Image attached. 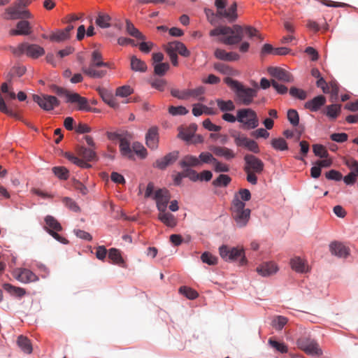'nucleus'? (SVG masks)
<instances>
[{
    "instance_id": "obj_14",
    "label": "nucleus",
    "mask_w": 358,
    "mask_h": 358,
    "mask_svg": "<svg viewBox=\"0 0 358 358\" xmlns=\"http://www.w3.org/2000/svg\"><path fill=\"white\" fill-rule=\"evenodd\" d=\"M179 157L178 151H173L166 154L163 157L157 159L153 164L154 167L160 170H164L170 165H172Z\"/></svg>"
},
{
    "instance_id": "obj_36",
    "label": "nucleus",
    "mask_w": 358,
    "mask_h": 358,
    "mask_svg": "<svg viewBox=\"0 0 358 358\" xmlns=\"http://www.w3.org/2000/svg\"><path fill=\"white\" fill-rule=\"evenodd\" d=\"M111 17L106 13H99L96 19V24L102 29L108 28L111 26Z\"/></svg>"
},
{
    "instance_id": "obj_1",
    "label": "nucleus",
    "mask_w": 358,
    "mask_h": 358,
    "mask_svg": "<svg viewBox=\"0 0 358 358\" xmlns=\"http://www.w3.org/2000/svg\"><path fill=\"white\" fill-rule=\"evenodd\" d=\"M209 34L210 36L223 35L224 37L220 39V41L229 45L239 43L243 40L244 35L248 36L250 38L257 37L262 40L261 34L255 27L250 26L243 27L238 24H235L231 27L227 26L217 27L212 29Z\"/></svg>"
},
{
    "instance_id": "obj_46",
    "label": "nucleus",
    "mask_w": 358,
    "mask_h": 358,
    "mask_svg": "<svg viewBox=\"0 0 358 358\" xmlns=\"http://www.w3.org/2000/svg\"><path fill=\"white\" fill-rule=\"evenodd\" d=\"M326 110H327V111H326L327 115L329 117L334 120L338 117V115L341 113V105H338V104L329 105V106H327Z\"/></svg>"
},
{
    "instance_id": "obj_31",
    "label": "nucleus",
    "mask_w": 358,
    "mask_h": 358,
    "mask_svg": "<svg viewBox=\"0 0 358 358\" xmlns=\"http://www.w3.org/2000/svg\"><path fill=\"white\" fill-rule=\"evenodd\" d=\"M17 344L21 350L26 354H31L33 348L31 341L26 336L20 335L17 337Z\"/></svg>"
},
{
    "instance_id": "obj_23",
    "label": "nucleus",
    "mask_w": 358,
    "mask_h": 358,
    "mask_svg": "<svg viewBox=\"0 0 358 358\" xmlns=\"http://www.w3.org/2000/svg\"><path fill=\"white\" fill-rule=\"evenodd\" d=\"M331 252L339 257H347L349 254V248L340 242H333L329 245Z\"/></svg>"
},
{
    "instance_id": "obj_10",
    "label": "nucleus",
    "mask_w": 358,
    "mask_h": 358,
    "mask_svg": "<svg viewBox=\"0 0 358 358\" xmlns=\"http://www.w3.org/2000/svg\"><path fill=\"white\" fill-rule=\"evenodd\" d=\"M296 345L299 348L305 352L308 355H322V351L319 348L318 343L309 337H301L296 341Z\"/></svg>"
},
{
    "instance_id": "obj_20",
    "label": "nucleus",
    "mask_w": 358,
    "mask_h": 358,
    "mask_svg": "<svg viewBox=\"0 0 358 358\" xmlns=\"http://www.w3.org/2000/svg\"><path fill=\"white\" fill-rule=\"evenodd\" d=\"M8 91L9 90L7 83H3L1 85L0 90V111L8 116L20 120V115L7 106L5 100L1 95V92L6 94L8 92Z\"/></svg>"
},
{
    "instance_id": "obj_4",
    "label": "nucleus",
    "mask_w": 358,
    "mask_h": 358,
    "mask_svg": "<svg viewBox=\"0 0 358 358\" xmlns=\"http://www.w3.org/2000/svg\"><path fill=\"white\" fill-rule=\"evenodd\" d=\"M231 211L237 227H244L247 225L251 211L249 208H245V202H243L237 196L232 201Z\"/></svg>"
},
{
    "instance_id": "obj_6",
    "label": "nucleus",
    "mask_w": 358,
    "mask_h": 358,
    "mask_svg": "<svg viewBox=\"0 0 358 358\" xmlns=\"http://www.w3.org/2000/svg\"><path fill=\"white\" fill-rule=\"evenodd\" d=\"M10 49L12 53L15 56L19 57L25 53L27 56L34 59H36L43 55L45 53L44 49L38 45H30L27 43H21L17 48L10 47Z\"/></svg>"
},
{
    "instance_id": "obj_51",
    "label": "nucleus",
    "mask_w": 358,
    "mask_h": 358,
    "mask_svg": "<svg viewBox=\"0 0 358 358\" xmlns=\"http://www.w3.org/2000/svg\"><path fill=\"white\" fill-rule=\"evenodd\" d=\"M132 150L141 158H145L148 155L147 150L139 142L133 143Z\"/></svg>"
},
{
    "instance_id": "obj_17",
    "label": "nucleus",
    "mask_w": 358,
    "mask_h": 358,
    "mask_svg": "<svg viewBox=\"0 0 358 358\" xmlns=\"http://www.w3.org/2000/svg\"><path fill=\"white\" fill-rule=\"evenodd\" d=\"M15 278L22 283H29L38 280V277L27 268H20L15 271Z\"/></svg>"
},
{
    "instance_id": "obj_55",
    "label": "nucleus",
    "mask_w": 358,
    "mask_h": 358,
    "mask_svg": "<svg viewBox=\"0 0 358 358\" xmlns=\"http://www.w3.org/2000/svg\"><path fill=\"white\" fill-rule=\"evenodd\" d=\"M268 343L270 345L281 353H286L287 352V347L284 343H280L273 338H269Z\"/></svg>"
},
{
    "instance_id": "obj_28",
    "label": "nucleus",
    "mask_w": 358,
    "mask_h": 358,
    "mask_svg": "<svg viewBox=\"0 0 358 358\" xmlns=\"http://www.w3.org/2000/svg\"><path fill=\"white\" fill-rule=\"evenodd\" d=\"M158 219L166 226L169 227H174L177 224V219L171 213L164 210L163 211H159Z\"/></svg>"
},
{
    "instance_id": "obj_63",
    "label": "nucleus",
    "mask_w": 358,
    "mask_h": 358,
    "mask_svg": "<svg viewBox=\"0 0 358 358\" xmlns=\"http://www.w3.org/2000/svg\"><path fill=\"white\" fill-rule=\"evenodd\" d=\"M133 92V90L129 85H124L117 87L116 90V95L121 97H127Z\"/></svg>"
},
{
    "instance_id": "obj_57",
    "label": "nucleus",
    "mask_w": 358,
    "mask_h": 358,
    "mask_svg": "<svg viewBox=\"0 0 358 358\" xmlns=\"http://www.w3.org/2000/svg\"><path fill=\"white\" fill-rule=\"evenodd\" d=\"M201 259L203 263L208 265H215L217 262V258L208 252H203Z\"/></svg>"
},
{
    "instance_id": "obj_16",
    "label": "nucleus",
    "mask_w": 358,
    "mask_h": 358,
    "mask_svg": "<svg viewBox=\"0 0 358 358\" xmlns=\"http://www.w3.org/2000/svg\"><path fill=\"white\" fill-rule=\"evenodd\" d=\"M268 73L275 79L285 83H293L294 77L287 71L280 67H269L268 69Z\"/></svg>"
},
{
    "instance_id": "obj_50",
    "label": "nucleus",
    "mask_w": 358,
    "mask_h": 358,
    "mask_svg": "<svg viewBox=\"0 0 358 358\" xmlns=\"http://www.w3.org/2000/svg\"><path fill=\"white\" fill-rule=\"evenodd\" d=\"M271 145L274 149L278 150H286L288 149L287 142L282 138L272 139Z\"/></svg>"
},
{
    "instance_id": "obj_34",
    "label": "nucleus",
    "mask_w": 358,
    "mask_h": 358,
    "mask_svg": "<svg viewBox=\"0 0 358 358\" xmlns=\"http://www.w3.org/2000/svg\"><path fill=\"white\" fill-rule=\"evenodd\" d=\"M120 151L121 154L129 159L133 158L132 148L129 141L125 138H121L120 141Z\"/></svg>"
},
{
    "instance_id": "obj_60",
    "label": "nucleus",
    "mask_w": 358,
    "mask_h": 358,
    "mask_svg": "<svg viewBox=\"0 0 358 358\" xmlns=\"http://www.w3.org/2000/svg\"><path fill=\"white\" fill-rule=\"evenodd\" d=\"M62 202L66 207L73 212H78L80 210V208L78 204L69 197H64L62 199Z\"/></svg>"
},
{
    "instance_id": "obj_45",
    "label": "nucleus",
    "mask_w": 358,
    "mask_h": 358,
    "mask_svg": "<svg viewBox=\"0 0 358 358\" xmlns=\"http://www.w3.org/2000/svg\"><path fill=\"white\" fill-rule=\"evenodd\" d=\"M198 159L199 161H200V166L202 164H212L213 165L214 162L216 160V158L213 156V153H210L208 152H201Z\"/></svg>"
},
{
    "instance_id": "obj_8",
    "label": "nucleus",
    "mask_w": 358,
    "mask_h": 358,
    "mask_svg": "<svg viewBox=\"0 0 358 358\" xmlns=\"http://www.w3.org/2000/svg\"><path fill=\"white\" fill-rule=\"evenodd\" d=\"M45 226L44 229L50 235L62 243H68V241L57 233L62 230V227L53 216L47 215L45 217Z\"/></svg>"
},
{
    "instance_id": "obj_27",
    "label": "nucleus",
    "mask_w": 358,
    "mask_h": 358,
    "mask_svg": "<svg viewBox=\"0 0 358 358\" xmlns=\"http://www.w3.org/2000/svg\"><path fill=\"white\" fill-rule=\"evenodd\" d=\"M277 271V266L273 262H264L257 268V273L264 277L269 276Z\"/></svg>"
},
{
    "instance_id": "obj_33",
    "label": "nucleus",
    "mask_w": 358,
    "mask_h": 358,
    "mask_svg": "<svg viewBox=\"0 0 358 358\" xmlns=\"http://www.w3.org/2000/svg\"><path fill=\"white\" fill-rule=\"evenodd\" d=\"M290 264L292 268L296 272L305 273L308 271V266L306 262L300 257H294L291 259Z\"/></svg>"
},
{
    "instance_id": "obj_62",
    "label": "nucleus",
    "mask_w": 358,
    "mask_h": 358,
    "mask_svg": "<svg viewBox=\"0 0 358 358\" xmlns=\"http://www.w3.org/2000/svg\"><path fill=\"white\" fill-rule=\"evenodd\" d=\"M169 112L172 115H186L188 113L189 110L184 106H170L169 108Z\"/></svg>"
},
{
    "instance_id": "obj_43",
    "label": "nucleus",
    "mask_w": 358,
    "mask_h": 358,
    "mask_svg": "<svg viewBox=\"0 0 358 358\" xmlns=\"http://www.w3.org/2000/svg\"><path fill=\"white\" fill-rule=\"evenodd\" d=\"M217 106L222 112L232 111L235 109V105L231 100L224 101L222 99L216 100Z\"/></svg>"
},
{
    "instance_id": "obj_48",
    "label": "nucleus",
    "mask_w": 358,
    "mask_h": 358,
    "mask_svg": "<svg viewBox=\"0 0 358 358\" xmlns=\"http://www.w3.org/2000/svg\"><path fill=\"white\" fill-rule=\"evenodd\" d=\"M179 292L191 300L196 299L199 296V294L196 290L186 286L180 287Z\"/></svg>"
},
{
    "instance_id": "obj_56",
    "label": "nucleus",
    "mask_w": 358,
    "mask_h": 358,
    "mask_svg": "<svg viewBox=\"0 0 358 358\" xmlns=\"http://www.w3.org/2000/svg\"><path fill=\"white\" fill-rule=\"evenodd\" d=\"M287 119L291 124L296 127L299 123V116L298 112L294 109H289L287 111Z\"/></svg>"
},
{
    "instance_id": "obj_12",
    "label": "nucleus",
    "mask_w": 358,
    "mask_h": 358,
    "mask_svg": "<svg viewBox=\"0 0 358 358\" xmlns=\"http://www.w3.org/2000/svg\"><path fill=\"white\" fill-rule=\"evenodd\" d=\"M233 137L234 138V143L238 147H245L254 153L259 152L258 144L255 141L240 134L233 135Z\"/></svg>"
},
{
    "instance_id": "obj_52",
    "label": "nucleus",
    "mask_w": 358,
    "mask_h": 358,
    "mask_svg": "<svg viewBox=\"0 0 358 358\" xmlns=\"http://www.w3.org/2000/svg\"><path fill=\"white\" fill-rule=\"evenodd\" d=\"M52 171L61 180H67L69 178V171L64 166L53 167Z\"/></svg>"
},
{
    "instance_id": "obj_59",
    "label": "nucleus",
    "mask_w": 358,
    "mask_h": 358,
    "mask_svg": "<svg viewBox=\"0 0 358 358\" xmlns=\"http://www.w3.org/2000/svg\"><path fill=\"white\" fill-rule=\"evenodd\" d=\"M314 154L321 158H326L328 156V152L326 148L320 144H315L313 146Z\"/></svg>"
},
{
    "instance_id": "obj_54",
    "label": "nucleus",
    "mask_w": 358,
    "mask_h": 358,
    "mask_svg": "<svg viewBox=\"0 0 358 358\" xmlns=\"http://www.w3.org/2000/svg\"><path fill=\"white\" fill-rule=\"evenodd\" d=\"M287 319L283 316H278L272 321V326L278 331L282 329L285 325L287 323Z\"/></svg>"
},
{
    "instance_id": "obj_38",
    "label": "nucleus",
    "mask_w": 358,
    "mask_h": 358,
    "mask_svg": "<svg viewBox=\"0 0 358 358\" xmlns=\"http://www.w3.org/2000/svg\"><path fill=\"white\" fill-rule=\"evenodd\" d=\"M96 67H83L84 73L93 78H101L106 74V71L96 70Z\"/></svg>"
},
{
    "instance_id": "obj_25",
    "label": "nucleus",
    "mask_w": 358,
    "mask_h": 358,
    "mask_svg": "<svg viewBox=\"0 0 358 358\" xmlns=\"http://www.w3.org/2000/svg\"><path fill=\"white\" fill-rule=\"evenodd\" d=\"M326 103V98L323 95H319L305 103L304 107L310 111H317Z\"/></svg>"
},
{
    "instance_id": "obj_49",
    "label": "nucleus",
    "mask_w": 358,
    "mask_h": 358,
    "mask_svg": "<svg viewBox=\"0 0 358 358\" xmlns=\"http://www.w3.org/2000/svg\"><path fill=\"white\" fill-rule=\"evenodd\" d=\"M169 64L167 62L155 64L154 65V73L159 76H163L169 71Z\"/></svg>"
},
{
    "instance_id": "obj_37",
    "label": "nucleus",
    "mask_w": 358,
    "mask_h": 358,
    "mask_svg": "<svg viewBox=\"0 0 358 358\" xmlns=\"http://www.w3.org/2000/svg\"><path fill=\"white\" fill-rule=\"evenodd\" d=\"M64 157L70 162H71L74 164H76L80 168L90 169L92 166L89 163H87L88 161L80 159L70 152H65Z\"/></svg>"
},
{
    "instance_id": "obj_58",
    "label": "nucleus",
    "mask_w": 358,
    "mask_h": 358,
    "mask_svg": "<svg viewBox=\"0 0 358 358\" xmlns=\"http://www.w3.org/2000/svg\"><path fill=\"white\" fill-rule=\"evenodd\" d=\"M171 94L178 99L181 100H187L188 97V91L187 90H180L178 89H171Z\"/></svg>"
},
{
    "instance_id": "obj_42",
    "label": "nucleus",
    "mask_w": 358,
    "mask_h": 358,
    "mask_svg": "<svg viewBox=\"0 0 358 358\" xmlns=\"http://www.w3.org/2000/svg\"><path fill=\"white\" fill-rule=\"evenodd\" d=\"M3 287L10 294L17 296V297H22L26 294V291L24 289L21 288V287H15L10 284H5L3 285Z\"/></svg>"
},
{
    "instance_id": "obj_11",
    "label": "nucleus",
    "mask_w": 358,
    "mask_h": 358,
    "mask_svg": "<svg viewBox=\"0 0 358 358\" xmlns=\"http://www.w3.org/2000/svg\"><path fill=\"white\" fill-rule=\"evenodd\" d=\"M33 100L44 110L50 111L59 106L60 102L56 96L42 94H34Z\"/></svg>"
},
{
    "instance_id": "obj_61",
    "label": "nucleus",
    "mask_w": 358,
    "mask_h": 358,
    "mask_svg": "<svg viewBox=\"0 0 358 358\" xmlns=\"http://www.w3.org/2000/svg\"><path fill=\"white\" fill-rule=\"evenodd\" d=\"M69 36L64 30H59L56 33L52 34L50 36V39L52 41L61 42L68 39Z\"/></svg>"
},
{
    "instance_id": "obj_9",
    "label": "nucleus",
    "mask_w": 358,
    "mask_h": 358,
    "mask_svg": "<svg viewBox=\"0 0 358 358\" xmlns=\"http://www.w3.org/2000/svg\"><path fill=\"white\" fill-rule=\"evenodd\" d=\"M219 251L221 257L225 261L234 262L240 259L241 264H243L245 262L244 250L243 249L222 245Z\"/></svg>"
},
{
    "instance_id": "obj_39",
    "label": "nucleus",
    "mask_w": 358,
    "mask_h": 358,
    "mask_svg": "<svg viewBox=\"0 0 358 358\" xmlns=\"http://www.w3.org/2000/svg\"><path fill=\"white\" fill-rule=\"evenodd\" d=\"M108 258L115 264L122 265L124 264V260L121 255V252L116 248H110L109 250Z\"/></svg>"
},
{
    "instance_id": "obj_40",
    "label": "nucleus",
    "mask_w": 358,
    "mask_h": 358,
    "mask_svg": "<svg viewBox=\"0 0 358 358\" xmlns=\"http://www.w3.org/2000/svg\"><path fill=\"white\" fill-rule=\"evenodd\" d=\"M213 67L216 71L224 75L234 76L236 74V70L222 63H215Z\"/></svg>"
},
{
    "instance_id": "obj_35",
    "label": "nucleus",
    "mask_w": 358,
    "mask_h": 358,
    "mask_svg": "<svg viewBox=\"0 0 358 358\" xmlns=\"http://www.w3.org/2000/svg\"><path fill=\"white\" fill-rule=\"evenodd\" d=\"M97 91L99 92V94L101 96V97L102 98L103 101L105 103H108L110 106H111L113 108H115L117 106V103L115 101V99L108 92V90H106V89L99 87L97 89Z\"/></svg>"
},
{
    "instance_id": "obj_2",
    "label": "nucleus",
    "mask_w": 358,
    "mask_h": 358,
    "mask_svg": "<svg viewBox=\"0 0 358 358\" xmlns=\"http://www.w3.org/2000/svg\"><path fill=\"white\" fill-rule=\"evenodd\" d=\"M224 83L235 92L237 103L249 106L257 95V88L247 87L237 80L229 77L224 79ZM257 87V85L255 84Z\"/></svg>"
},
{
    "instance_id": "obj_7",
    "label": "nucleus",
    "mask_w": 358,
    "mask_h": 358,
    "mask_svg": "<svg viewBox=\"0 0 358 358\" xmlns=\"http://www.w3.org/2000/svg\"><path fill=\"white\" fill-rule=\"evenodd\" d=\"M227 3V0L215 1V6L217 8V13L215 15L219 18H226L229 22H234L238 17L236 13L237 4L236 2H234L227 10L225 9Z\"/></svg>"
},
{
    "instance_id": "obj_21",
    "label": "nucleus",
    "mask_w": 358,
    "mask_h": 358,
    "mask_svg": "<svg viewBox=\"0 0 358 358\" xmlns=\"http://www.w3.org/2000/svg\"><path fill=\"white\" fill-rule=\"evenodd\" d=\"M66 101L69 103H76L78 105L80 110H90V107L88 104L87 99L81 96L78 93H71L69 92L66 96Z\"/></svg>"
},
{
    "instance_id": "obj_47",
    "label": "nucleus",
    "mask_w": 358,
    "mask_h": 358,
    "mask_svg": "<svg viewBox=\"0 0 358 358\" xmlns=\"http://www.w3.org/2000/svg\"><path fill=\"white\" fill-rule=\"evenodd\" d=\"M231 178L225 174H220L215 180L213 181L215 187H227L231 182Z\"/></svg>"
},
{
    "instance_id": "obj_29",
    "label": "nucleus",
    "mask_w": 358,
    "mask_h": 358,
    "mask_svg": "<svg viewBox=\"0 0 358 358\" xmlns=\"http://www.w3.org/2000/svg\"><path fill=\"white\" fill-rule=\"evenodd\" d=\"M179 165L183 169H190V167H196L200 166V161L198 157L187 155L184 156L179 162Z\"/></svg>"
},
{
    "instance_id": "obj_15",
    "label": "nucleus",
    "mask_w": 358,
    "mask_h": 358,
    "mask_svg": "<svg viewBox=\"0 0 358 358\" xmlns=\"http://www.w3.org/2000/svg\"><path fill=\"white\" fill-rule=\"evenodd\" d=\"M159 134L157 126L151 127L145 134V144L151 150H156L159 147Z\"/></svg>"
},
{
    "instance_id": "obj_5",
    "label": "nucleus",
    "mask_w": 358,
    "mask_h": 358,
    "mask_svg": "<svg viewBox=\"0 0 358 358\" xmlns=\"http://www.w3.org/2000/svg\"><path fill=\"white\" fill-rule=\"evenodd\" d=\"M237 121L243 124L245 129H255L259 124L256 112L249 108L237 110Z\"/></svg>"
},
{
    "instance_id": "obj_30",
    "label": "nucleus",
    "mask_w": 358,
    "mask_h": 358,
    "mask_svg": "<svg viewBox=\"0 0 358 358\" xmlns=\"http://www.w3.org/2000/svg\"><path fill=\"white\" fill-rule=\"evenodd\" d=\"M130 66L131 69L134 71L145 73L148 70L146 63L134 55L131 56L130 58Z\"/></svg>"
},
{
    "instance_id": "obj_18",
    "label": "nucleus",
    "mask_w": 358,
    "mask_h": 358,
    "mask_svg": "<svg viewBox=\"0 0 358 358\" xmlns=\"http://www.w3.org/2000/svg\"><path fill=\"white\" fill-rule=\"evenodd\" d=\"M6 13L8 15L7 19L17 20V19H29L32 17V15L27 10H22L15 3L13 6L6 9Z\"/></svg>"
},
{
    "instance_id": "obj_44",
    "label": "nucleus",
    "mask_w": 358,
    "mask_h": 358,
    "mask_svg": "<svg viewBox=\"0 0 358 358\" xmlns=\"http://www.w3.org/2000/svg\"><path fill=\"white\" fill-rule=\"evenodd\" d=\"M101 65H105L102 61V55L98 50L93 51L92 54V59L89 67H101Z\"/></svg>"
},
{
    "instance_id": "obj_53",
    "label": "nucleus",
    "mask_w": 358,
    "mask_h": 358,
    "mask_svg": "<svg viewBox=\"0 0 358 358\" xmlns=\"http://www.w3.org/2000/svg\"><path fill=\"white\" fill-rule=\"evenodd\" d=\"M289 94L292 96L300 100H305L307 98V92L296 87H292L289 90Z\"/></svg>"
},
{
    "instance_id": "obj_26",
    "label": "nucleus",
    "mask_w": 358,
    "mask_h": 358,
    "mask_svg": "<svg viewBox=\"0 0 358 358\" xmlns=\"http://www.w3.org/2000/svg\"><path fill=\"white\" fill-rule=\"evenodd\" d=\"M77 154L86 161H96L98 157L92 148H87L83 145H79L76 148Z\"/></svg>"
},
{
    "instance_id": "obj_19",
    "label": "nucleus",
    "mask_w": 358,
    "mask_h": 358,
    "mask_svg": "<svg viewBox=\"0 0 358 358\" xmlns=\"http://www.w3.org/2000/svg\"><path fill=\"white\" fill-rule=\"evenodd\" d=\"M209 149L216 157H223L228 161L236 157V153L234 150L227 147L211 145Z\"/></svg>"
},
{
    "instance_id": "obj_13",
    "label": "nucleus",
    "mask_w": 358,
    "mask_h": 358,
    "mask_svg": "<svg viewBox=\"0 0 358 358\" xmlns=\"http://www.w3.org/2000/svg\"><path fill=\"white\" fill-rule=\"evenodd\" d=\"M153 199L156 201L157 208L159 211L166 210L167 205L171 199V194L169 190L166 189H157Z\"/></svg>"
},
{
    "instance_id": "obj_24",
    "label": "nucleus",
    "mask_w": 358,
    "mask_h": 358,
    "mask_svg": "<svg viewBox=\"0 0 358 358\" xmlns=\"http://www.w3.org/2000/svg\"><path fill=\"white\" fill-rule=\"evenodd\" d=\"M214 55L217 59L226 62H234L240 59V55L238 53L234 52H227L220 48H217L215 50Z\"/></svg>"
},
{
    "instance_id": "obj_22",
    "label": "nucleus",
    "mask_w": 358,
    "mask_h": 358,
    "mask_svg": "<svg viewBox=\"0 0 358 358\" xmlns=\"http://www.w3.org/2000/svg\"><path fill=\"white\" fill-rule=\"evenodd\" d=\"M31 33V27L29 22L26 20H21L17 23L15 29H10V36L24 35L27 36Z\"/></svg>"
},
{
    "instance_id": "obj_3",
    "label": "nucleus",
    "mask_w": 358,
    "mask_h": 358,
    "mask_svg": "<svg viewBox=\"0 0 358 358\" xmlns=\"http://www.w3.org/2000/svg\"><path fill=\"white\" fill-rule=\"evenodd\" d=\"M244 171L247 174V181L252 185L257 183L256 174L262 173L264 167V162L253 155H245L244 157Z\"/></svg>"
},
{
    "instance_id": "obj_32",
    "label": "nucleus",
    "mask_w": 358,
    "mask_h": 358,
    "mask_svg": "<svg viewBox=\"0 0 358 358\" xmlns=\"http://www.w3.org/2000/svg\"><path fill=\"white\" fill-rule=\"evenodd\" d=\"M125 22L126 31L129 36L138 40H145V36L137 28L135 27L134 24L129 20L127 19Z\"/></svg>"
},
{
    "instance_id": "obj_64",
    "label": "nucleus",
    "mask_w": 358,
    "mask_h": 358,
    "mask_svg": "<svg viewBox=\"0 0 358 358\" xmlns=\"http://www.w3.org/2000/svg\"><path fill=\"white\" fill-rule=\"evenodd\" d=\"M166 84L167 83L164 79L156 78L152 81L151 86L160 92H163L166 88Z\"/></svg>"
},
{
    "instance_id": "obj_41",
    "label": "nucleus",
    "mask_w": 358,
    "mask_h": 358,
    "mask_svg": "<svg viewBox=\"0 0 358 358\" xmlns=\"http://www.w3.org/2000/svg\"><path fill=\"white\" fill-rule=\"evenodd\" d=\"M188 91V97L196 98L199 101H203L205 100L203 94L205 93V88L202 86H199L195 89H187Z\"/></svg>"
}]
</instances>
